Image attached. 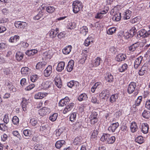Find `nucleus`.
Wrapping results in <instances>:
<instances>
[{"label":"nucleus","instance_id":"1","mask_svg":"<svg viewBox=\"0 0 150 150\" xmlns=\"http://www.w3.org/2000/svg\"><path fill=\"white\" fill-rule=\"evenodd\" d=\"M69 101L70 99L69 97L66 96L61 99L58 105L59 106L62 107L66 105L63 110V113L64 114H66L71 110L74 107V103H71L68 104Z\"/></svg>","mask_w":150,"mask_h":150},{"label":"nucleus","instance_id":"26","mask_svg":"<svg viewBox=\"0 0 150 150\" xmlns=\"http://www.w3.org/2000/svg\"><path fill=\"white\" fill-rule=\"evenodd\" d=\"M66 144L65 141L63 140H61L57 141L55 144V146L58 149H59L64 145Z\"/></svg>","mask_w":150,"mask_h":150},{"label":"nucleus","instance_id":"60","mask_svg":"<svg viewBox=\"0 0 150 150\" xmlns=\"http://www.w3.org/2000/svg\"><path fill=\"white\" fill-rule=\"evenodd\" d=\"M3 121L6 124L9 122V119L8 114H6L5 115L3 119Z\"/></svg>","mask_w":150,"mask_h":150},{"label":"nucleus","instance_id":"52","mask_svg":"<svg viewBox=\"0 0 150 150\" xmlns=\"http://www.w3.org/2000/svg\"><path fill=\"white\" fill-rule=\"evenodd\" d=\"M116 30V28L115 27L110 28L107 31V34L109 35H112L115 33Z\"/></svg>","mask_w":150,"mask_h":150},{"label":"nucleus","instance_id":"45","mask_svg":"<svg viewBox=\"0 0 150 150\" xmlns=\"http://www.w3.org/2000/svg\"><path fill=\"white\" fill-rule=\"evenodd\" d=\"M82 138L81 137H76L74 140L73 143L75 145H77L81 144Z\"/></svg>","mask_w":150,"mask_h":150},{"label":"nucleus","instance_id":"53","mask_svg":"<svg viewBox=\"0 0 150 150\" xmlns=\"http://www.w3.org/2000/svg\"><path fill=\"white\" fill-rule=\"evenodd\" d=\"M43 15V13L41 11H40L39 13L33 18L34 20H39L42 17Z\"/></svg>","mask_w":150,"mask_h":150},{"label":"nucleus","instance_id":"4","mask_svg":"<svg viewBox=\"0 0 150 150\" xmlns=\"http://www.w3.org/2000/svg\"><path fill=\"white\" fill-rule=\"evenodd\" d=\"M98 115V114L96 112H93L91 113L89 117L91 124L94 125L98 122V121L97 118Z\"/></svg>","mask_w":150,"mask_h":150},{"label":"nucleus","instance_id":"50","mask_svg":"<svg viewBox=\"0 0 150 150\" xmlns=\"http://www.w3.org/2000/svg\"><path fill=\"white\" fill-rule=\"evenodd\" d=\"M30 123L33 126L36 125L38 124L37 119L34 117L31 118L30 120Z\"/></svg>","mask_w":150,"mask_h":150},{"label":"nucleus","instance_id":"43","mask_svg":"<svg viewBox=\"0 0 150 150\" xmlns=\"http://www.w3.org/2000/svg\"><path fill=\"white\" fill-rule=\"evenodd\" d=\"M142 117L144 118L148 119L150 117V112L145 110L142 114Z\"/></svg>","mask_w":150,"mask_h":150},{"label":"nucleus","instance_id":"59","mask_svg":"<svg viewBox=\"0 0 150 150\" xmlns=\"http://www.w3.org/2000/svg\"><path fill=\"white\" fill-rule=\"evenodd\" d=\"M7 127L4 123L0 124V130L5 131L7 129Z\"/></svg>","mask_w":150,"mask_h":150},{"label":"nucleus","instance_id":"7","mask_svg":"<svg viewBox=\"0 0 150 150\" xmlns=\"http://www.w3.org/2000/svg\"><path fill=\"white\" fill-rule=\"evenodd\" d=\"M52 82L51 81L47 80L43 82L41 84V88L44 90H47L51 87Z\"/></svg>","mask_w":150,"mask_h":150},{"label":"nucleus","instance_id":"30","mask_svg":"<svg viewBox=\"0 0 150 150\" xmlns=\"http://www.w3.org/2000/svg\"><path fill=\"white\" fill-rule=\"evenodd\" d=\"M105 78L106 81L109 82H112L114 79L113 76L110 73H107L105 76Z\"/></svg>","mask_w":150,"mask_h":150},{"label":"nucleus","instance_id":"10","mask_svg":"<svg viewBox=\"0 0 150 150\" xmlns=\"http://www.w3.org/2000/svg\"><path fill=\"white\" fill-rule=\"evenodd\" d=\"M119 125V123L118 122L112 123L109 126L108 130L110 132H115Z\"/></svg>","mask_w":150,"mask_h":150},{"label":"nucleus","instance_id":"15","mask_svg":"<svg viewBox=\"0 0 150 150\" xmlns=\"http://www.w3.org/2000/svg\"><path fill=\"white\" fill-rule=\"evenodd\" d=\"M119 96L118 93H116L113 94L110 97L109 101L110 103H113L115 102L117 100Z\"/></svg>","mask_w":150,"mask_h":150},{"label":"nucleus","instance_id":"16","mask_svg":"<svg viewBox=\"0 0 150 150\" xmlns=\"http://www.w3.org/2000/svg\"><path fill=\"white\" fill-rule=\"evenodd\" d=\"M28 101V100L26 99L25 98H23L21 103V105L23 110L25 112L27 111Z\"/></svg>","mask_w":150,"mask_h":150},{"label":"nucleus","instance_id":"28","mask_svg":"<svg viewBox=\"0 0 150 150\" xmlns=\"http://www.w3.org/2000/svg\"><path fill=\"white\" fill-rule=\"evenodd\" d=\"M142 58V57H138L134 62V67L135 68L137 69L140 64Z\"/></svg>","mask_w":150,"mask_h":150},{"label":"nucleus","instance_id":"5","mask_svg":"<svg viewBox=\"0 0 150 150\" xmlns=\"http://www.w3.org/2000/svg\"><path fill=\"white\" fill-rule=\"evenodd\" d=\"M101 59L99 57H97L95 59L93 60L89 65L90 68L98 66L100 64Z\"/></svg>","mask_w":150,"mask_h":150},{"label":"nucleus","instance_id":"17","mask_svg":"<svg viewBox=\"0 0 150 150\" xmlns=\"http://www.w3.org/2000/svg\"><path fill=\"white\" fill-rule=\"evenodd\" d=\"M55 84L59 88L62 87V83L60 76L57 75L54 80Z\"/></svg>","mask_w":150,"mask_h":150},{"label":"nucleus","instance_id":"44","mask_svg":"<svg viewBox=\"0 0 150 150\" xmlns=\"http://www.w3.org/2000/svg\"><path fill=\"white\" fill-rule=\"evenodd\" d=\"M66 129L64 127H61L56 131V135L57 137H59L61 134L65 131Z\"/></svg>","mask_w":150,"mask_h":150},{"label":"nucleus","instance_id":"18","mask_svg":"<svg viewBox=\"0 0 150 150\" xmlns=\"http://www.w3.org/2000/svg\"><path fill=\"white\" fill-rule=\"evenodd\" d=\"M130 129L132 132L134 133L137 131L138 129V127L135 122H132L130 123Z\"/></svg>","mask_w":150,"mask_h":150},{"label":"nucleus","instance_id":"24","mask_svg":"<svg viewBox=\"0 0 150 150\" xmlns=\"http://www.w3.org/2000/svg\"><path fill=\"white\" fill-rule=\"evenodd\" d=\"M59 32V29L57 28L55 29H52L50 31V36L51 38H54L56 36Z\"/></svg>","mask_w":150,"mask_h":150},{"label":"nucleus","instance_id":"32","mask_svg":"<svg viewBox=\"0 0 150 150\" xmlns=\"http://www.w3.org/2000/svg\"><path fill=\"white\" fill-rule=\"evenodd\" d=\"M88 98L87 95L85 93H83L80 95L78 98V100L80 101L86 100Z\"/></svg>","mask_w":150,"mask_h":150},{"label":"nucleus","instance_id":"48","mask_svg":"<svg viewBox=\"0 0 150 150\" xmlns=\"http://www.w3.org/2000/svg\"><path fill=\"white\" fill-rule=\"evenodd\" d=\"M12 121L14 125H18L19 124V120L17 116H14L12 118Z\"/></svg>","mask_w":150,"mask_h":150},{"label":"nucleus","instance_id":"36","mask_svg":"<svg viewBox=\"0 0 150 150\" xmlns=\"http://www.w3.org/2000/svg\"><path fill=\"white\" fill-rule=\"evenodd\" d=\"M121 18V13L119 12H117L115 14L112 18L113 20L116 21H120Z\"/></svg>","mask_w":150,"mask_h":150},{"label":"nucleus","instance_id":"58","mask_svg":"<svg viewBox=\"0 0 150 150\" xmlns=\"http://www.w3.org/2000/svg\"><path fill=\"white\" fill-rule=\"evenodd\" d=\"M35 150H44V148L40 144H37L34 147Z\"/></svg>","mask_w":150,"mask_h":150},{"label":"nucleus","instance_id":"63","mask_svg":"<svg viewBox=\"0 0 150 150\" xmlns=\"http://www.w3.org/2000/svg\"><path fill=\"white\" fill-rule=\"evenodd\" d=\"M126 58V57H116L115 59L117 62H120L124 61Z\"/></svg>","mask_w":150,"mask_h":150},{"label":"nucleus","instance_id":"22","mask_svg":"<svg viewBox=\"0 0 150 150\" xmlns=\"http://www.w3.org/2000/svg\"><path fill=\"white\" fill-rule=\"evenodd\" d=\"M93 38L91 36H89L86 39L84 43V45L86 46H89L91 43H93Z\"/></svg>","mask_w":150,"mask_h":150},{"label":"nucleus","instance_id":"34","mask_svg":"<svg viewBox=\"0 0 150 150\" xmlns=\"http://www.w3.org/2000/svg\"><path fill=\"white\" fill-rule=\"evenodd\" d=\"M20 38V37L18 35H15L13 36H11L9 39L10 42L11 43H16L18 41Z\"/></svg>","mask_w":150,"mask_h":150},{"label":"nucleus","instance_id":"42","mask_svg":"<svg viewBox=\"0 0 150 150\" xmlns=\"http://www.w3.org/2000/svg\"><path fill=\"white\" fill-rule=\"evenodd\" d=\"M58 116V114L57 113H54L49 117V119L51 121L54 122L56 120Z\"/></svg>","mask_w":150,"mask_h":150},{"label":"nucleus","instance_id":"40","mask_svg":"<svg viewBox=\"0 0 150 150\" xmlns=\"http://www.w3.org/2000/svg\"><path fill=\"white\" fill-rule=\"evenodd\" d=\"M6 85L10 91L12 92L16 91V88L12 85L11 82H8L6 83Z\"/></svg>","mask_w":150,"mask_h":150},{"label":"nucleus","instance_id":"47","mask_svg":"<svg viewBox=\"0 0 150 150\" xmlns=\"http://www.w3.org/2000/svg\"><path fill=\"white\" fill-rule=\"evenodd\" d=\"M128 68V65L126 64H124L118 69L119 72H122L126 70Z\"/></svg>","mask_w":150,"mask_h":150},{"label":"nucleus","instance_id":"33","mask_svg":"<svg viewBox=\"0 0 150 150\" xmlns=\"http://www.w3.org/2000/svg\"><path fill=\"white\" fill-rule=\"evenodd\" d=\"M72 46L71 45H69L67 46L63 50V53L66 55L69 54L71 51Z\"/></svg>","mask_w":150,"mask_h":150},{"label":"nucleus","instance_id":"64","mask_svg":"<svg viewBox=\"0 0 150 150\" xmlns=\"http://www.w3.org/2000/svg\"><path fill=\"white\" fill-rule=\"evenodd\" d=\"M20 44L22 47L25 48H27L29 45L28 43L26 42H25L23 41L21 42L20 43Z\"/></svg>","mask_w":150,"mask_h":150},{"label":"nucleus","instance_id":"51","mask_svg":"<svg viewBox=\"0 0 150 150\" xmlns=\"http://www.w3.org/2000/svg\"><path fill=\"white\" fill-rule=\"evenodd\" d=\"M55 8L54 6H49L46 7V10L47 12L50 13H52L55 11Z\"/></svg>","mask_w":150,"mask_h":150},{"label":"nucleus","instance_id":"39","mask_svg":"<svg viewBox=\"0 0 150 150\" xmlns=\"http://www.w3.org/2000/svg\"><path fill=\"white\" fill-rule=\"evenodd\" d=\"M76 26V23L74 22H69L67 25V28L72 30L75 28Z\"/></svg>","mask_w":150,"mask_h":150},{"label":"nucleus","instance_id":"38","mask_svg":"<svg viewBox=\"0 0 150 150\" xmlns=\"http://www.w3.org/2000/svg\"><path fill=\"white\" fill-rule=\"evenodd\" d=\"M37 50L34 49L28 50L25 52V53L26 55L28 56H30L33 55L37 53Z\"/></svg>","mask_w":150,"mask_h":150},{"label":"nucleus","instance_id":"35","mask_svg":"<svg viewBox=\"0 0 150 150\" xmlns=\"http://www.w3.org/2000/svg\"><path fill=\"white\" fill-rule=\"evenodd\" d=\"M148 70L147 67L146 66H143L139 71V74L140 76H142L147 72Z\"/></svg>","mask_w":150,"mask_h":150},{"label":"nucleus","instance_id":"9","mask_svg":"<svg viewBox=\"0 0 150 150\" xmlns=\"http://www.w3.org/2000/svg\"><path fill=\"white\" fill-rule=\"evenodd\" d=\"M137 35L140 36V37H147L150 35V31L148 30L147 31L145 29H142L138 32Z\"/></svg>","mask_w":150,"mask_h":150},{"label":"nucleus","instance_id":"19","mask_svg":"<svg viewBox=\"0 0 150 150\" xmlns=\"http://www.w3.org/2000/svg\"><path fill=\"white\" fill-rule=\"evenodd\" d=\"M67 85L71 88H72L74 87H77L79 85V83L76 81L71 80L68 82Z\"/></svg>","mask_w":150,"mask_h":150},{"label":"nucleus","instance_id":"8","mask_svg":"<svg viewBox=\"0 0 150 150\" xmlns=\"http://www.w3.org/2000/svg\"><path fill=\"white\" fill-rule=\"evenodd\" d=\"M137 84L134 82H131L127 88V92L129 94L132 93L135 90Z\"/></svg>","mask_w":150,"mask_h":150},{"label":"nucleus","instance_id":"29","mask_svg":"<svg viewBox=\"0 0 150 150\" xmlns=\"http://www.w3.org/2000/svg\"><path fill=\"white\" fill-rule=\"evenodd\" d=\"M30 69L28 67H23L21 70V72L23 75H27L29 73Z\"/></svg>","mask_w":150,"mask_h":150},{"label":"nucleus","instance_id":"2","mask_svg":"<svg viewBox=\"0 0 150 150\" xmlns=\"http://www.w3.org/2000/svg\"><path fill=\"white\" fill-rule=\"evenodd\" d=\"M115 137L111 136L108 134L103 133L100 138V140L103 142H106L108 144H113L115 140Z\"/></svg>","mask_w":150,"mask_h":150},{"label":"nucleus","instance_id":"23","mask_svg":"<svg viewBox=\"0 0 150 150\" xmlns=\"http://www.w3.org/2000/svg\"><path fill=\"white\" fill-rule=\"evenodd\" d=\"M65 65V62H61L58 64L56 68V70L58 72H61L64 69Z\"/></svg>","mask_w":150,"mask_h":150},{"label":"nucleus","instance_id":"46","mask_svg":"<svg viewBox=\"0 0 150 150\" xmlns=\"http://www.w3.org/2000/svg\"><path fill=\"white\" fill-rule=\"evenodd\" d=\"M46 64V63L45 62H40L37 64L36 67L37 69H40L43 68Z\"/></svg>","mask_w":150,"mask_h":150},{"label":"nucleus","instance_id":"54","mask_svg":"<svg viewBox=\"0 0 150 150\" xmlns=\"http://www.w3.org/2000/svg\"><path fill=\"white\" fill-rule=\"evenodd\" d=\"M98 134V132L97 130H94L91 133V139H96L97 138Z\"/></svg>","mask_w":150,"mask_h":150},{"label":"nucleus","instance_id":"3","mask_svg":"<svg viewBox=\"0 0 150 150\" xmlns=\"http://www.w3.org/2000/svg\"><path fill=\"white\" fill-rule=\"evenodd\" d=\"M83 6L81 2L79 1H74L72 4L73 11L75 13H78L82 10Z\"/></svg>","mask_w":150,"mask_h":150},{"label":"nucleus","instance_id":"41","mask_svg":"<svg viewBox=\"0 0 150 150\" xmlns=\"http://www.w3.org/2000/svg\"><path fill=\"white\" fill-rule=\"evenodd\" d=\"M131 11L129 10H127L124 14L123 18L124 19H129L131 16Z\"/></svg>","mask_w":150,"mask_h":150},{"label":"nucleus","instance_id":"61","mask_svg":"<svg viewBox=\"0 0 150 150\" xmlns=\"http://www.w3.org/2000/svg\"><path fill=\"white\" fill-rule=\"evenodd\" d=\"M109 8L108 7L105 6L103 9H102L100 12H102L103 14H104L106 13L108 11Z\"/></svg>","mask_w":150,"mask_h":150},{"label":"nucleus","instance_id":"27","mask_svg":"<svg viewBox=\"0 0 150 150\" xmlns=\"http://www.w3.org/2000/svg\"><path fill=\"white\" fill-rule=\"evenodd\" d=\"M140 45V43L139 42H137L129 47V50L131 52L134 51L136 48L139 47Z\"/></svg>","mask_w":150,"mask_h":150},{"label":"nucleus","instance_id":"49","mask_svg":"<svg viewBox=\"0 0 150 150\" xmlns=\"http://www.w3.org/2000/svg\"><path fill=\"white\" fill-rule=\"evenodd\" d=\"M135 141L137 142L140 144H142L144 142V138L142 136H139L136 138Z\"/></svg>","mask_w":150,"mask_h":150},{"label":"nucleus","instance_id":"31","mask_svg":"<svg viewBox=\"0 0 150 150\" xmlns=\"http://www.w3.org/2000/svg\"><path fill=\"white\" fill-rule=\"evenodd\" d=\"M80 33L83 36H85L88 32V29L86 26H83L80 28Z\"/></svg>","mask_w":150,"mask_h":150},{"label":"nucleus","instance_id":"13","mask_svg":"<svg viewBox=\"0 0 150 150\" xmlns=\"http://www.w3.org/2000/svg\"><path fill=\"white\" fill-rule=\"evenodd\" d=\"M48 95L47 93L40 92L35 93L34 95V98L36 99H42L46 97Z\"/></svg>","mask_w":150,"mask_h":150},{"label":"nucleus","instance_id":"20","mask_svg":"<svg viewBox=\"0 0 150 150\" xmlns=\"http://www.w3.org/2000/svg\"><path fill=\"white\" fill-rule=\"evenodd\" d=\"M142 131L144 134L147 133L149 131V126L147 123H143L142 125Z\"/></svg>","mask_w":150,"mask_h":150},{"label":"nucleus","instance_id":"12","mask_svg":"<svg viewBox=\"0 0 150 150\" xmlns=\"http://www.w3.org/2000/svg\"><path fill=\"white\" fill-rule=\"evenodd\" d=\"M110 95L109 91L107 90H105L102 91L99 94V97L100 99H105L106 98H108Z\"/></svg>","mask_w":150,"mask_h":150},{"label":"nucleus","instance_id":"62","mask_svg":"<svg viewBox=\"0 0 150 150\" xmlns=\"http://www.w3.org/2000/svg\"><path fill=\"white\" fill-rule=\"evenodd\" d=\"M65 35L64 32H62L58 34L57 37L59 39H61L64 38L65 37Z\"/></svg>","mask_w":150,"mask_h":150},{"label":"nucleus","instance_id":"57","mask_svg":"<svg viewBox=\"0 0 150 150\" xmlns=\"http://www.w3.org/2000/svg\"><path fill=\"white\" fill-rule=\"evenodd\" d=\"M39 78L38 76L36 74L32 75L30 77L31 81L32 82H35Z\"/></svg>","mask_w":150,"mask_h":150},{"label":"nucleus","instance_id":"25","mask_svg":"<svg viewBox=\"0 0 150 150\" xmlns=\"http://www.w3.org/2000/svg\"><path fill=\"white\" fill-rule=\"evenodd\" d=\"M142 97L141 96H139L135 100L134 104L133 105V108H137V107L139 106L142 101Z\"/></svg>","mask_w":150,"mask_h":150},{"label":"nucleus","instance_id":"11","mask_svg":"<svg viewBox=\"0 0 150 150\" xmlns=\"http://www.w3.org/2000/svg\"><path fill=\"white\" fill-rule=\"evenodd\" d=\"M52 72V67L49 65L44 71L43 74L45 76L48 77L50 76Z\"/></svg>","mask_w":150,"mask_h":150},{"label":"nucleus","instance_id":"6","mask_svg":"<svg viewBox=\"0 0 150 150\" xmlns=\"http://www.w3.org/2000/svg\"><path fill=\"white\" fill-rule=\"evenodd\" d=\"M51 112V110L49 108L43 107L38 110V114L42 116L45 115Z\"/></svg>","mask_w":150,"mask_h":150},{"label":"nucleus","instance_id":"14","mask_svg":"<svg viewBox=\"0 0 150 150\" xmlns=\"http://www.w3.org/2000/svg\"><path fill=\"white\" fill-rule=\"evenodd\" d=\"M27 23L25 22L16 21L15 23V27L18 28L23 29L27 26Z\"/></svg>","mask_w":150,"mask_h":150},{"label":"nucleus","instance_id":"21","mask_svg":"<svg viewBox=\"0 0 150 150\" xmlns=\"http://www.w3.org/2000/svg\"><path fill=\"white\" fill-rule=\"evenodd\" d=\"M74 63V61L73 60H71L69 62L66 67L67 71L69 72H71L72 70Z\"/></svg>","mask_w":150,"mask_h":150},{"label":"nucleus","instance_id":"37","mask_svg":"<svg viewBox=\"0 0 150 150\" xmlns=\"http://www.w3.org/2000/svg\"><path fill=\"white\" fill-rule=\"evenodd\" d=\"M77 113L76 112H72L69 115V120L72 122H74L76 120Z\"/></svg>","mask_w":150,"mask_h":150},{"label":"nucleus","instance_id":"55","mask_svg":"<svg viewBox=\"0 0 150 150\" xmlns=\"http://www.w3.org/2000/svg\"><path fill=\"white\" fill-rule=\"evenodd\" d=\"M23 133L25 136L30 137L32 134L31 130L29 129H25L23 130Z\"/></svg>","mask_w":150,"mask_h":150},{"label":"nucleus","instance_id":"56","mask_svg":"<svg viewBox=\"0 0 150 150\" xmlns=\"http://www.w3.org/2000/svg\"><path fill=\"white\" fill-rule=\"evenodd\" d=\"M140 18V17H135L130 20V22L133 24L137 23L139 21Z\"/></svg>","mask_w":150,"mask_h":150}]
</instances>
